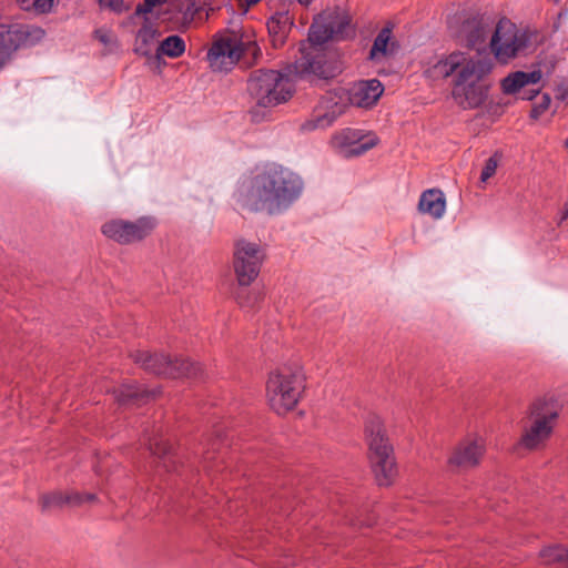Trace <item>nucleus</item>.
<instances>
[{"label": "nucleus", "instance_id": "nucleus-20", "mask_svg": "<svg viewBox=\"0 0 568 568\" xmlns=\"http://www.w3.org/2000/svg\"><path fill=\"white\" fill-rule=\"evenodd\" d=\"M446 202V195L440 189H428L420 194L418 211L419 213H444Z\"/></svg>", "mask_w": 568, "mask_h": 568}, {"label": "nucleus", "instance_id": "nucleus-26", "mask_svg": "<svg viewBox=\"0 0 568 568\" xmlns=\"http://www.w3.org/2000/svg\"><path fill=\"white\" fill-rule=\"evenodd\" d=\"M185 51V42L180 36H170L164 39L156 49V58L160 59L162 54L170 58H178Z\"/></svg>", "mask_w": 568, "mask_h": 568}, {"label": "nucleus", "instance_id": "nucleus-31", "mask_svg": "<svg viewBox=\"0 0 568 568\" xmlns=\"http://www.w3.org/2000/svg\"><path fill=\"white\" fill-rule=\"evenodd\" d=\"M114 398L120 404H129L142 395V392L135 385H122L113 390Z\"/></svg>", "mask_w": 568, "mask_h": 568}, {"label": "nucleus", "instance_id": "nucleus-41", "mask_svg": "<svg viewBox=\"0 0 568 568\" xmlns=\"http://www.w3.org/2000/svg\"><path fill=\"white\" fill-rule=\"evenodd\" d=\"M539 91H540V89H539V88H537V89H530V90H528V92H527V93H525L521 98H523L524 100H531V99H534V98L539 93Z\"/></svg>", "mask_w": 568, "mask_h": 568}, {"label": "nucleus", "instance_id": "nucleus-30", "mask_svg": "<svg viewBox=\"0 0 568 568\" xmlns=\"http://www.w3.org/2000/svg\"><path fill=\"white\" fill-rule=\"evenodd\" d=\"M173 369L176 372V375H168L169 377L194 376L200 372V367L196 364L183 358H175L173 361Z\"/></svg>", "mask_w": 568, "mask_h": 568}, {"label": "nucleus", "instance_id": "nucleus-27", "mask_svg": "<svg viewBox=\"0 0 568 568\" xmlns=\"http://www.w3.org/2000/svg\"><path fill=\"white\" fill-rule=\"evenodd\" d=\"M20 38V47L33 45L43 37L44 31L40 27L17 23Z\"/></svg>", "mask_w": 568, "mask_h": 568}, {"label": "nucleus", "instance_id": "nucleus-7", "mask_svg": "<svg viewBox=\"0 0 568 568\" xmlns=\"http://www.w3.org/2000/svg\"><path fill=\"white\" fill-rule=\"evenodd\" d=\"M294 91L290 78L276 70L254 71L247 80V93L257 106L273 108L285 103Z\"/></svg>", "mask_w": 568, "mask_h": 568}, {"label": "nucleus", "instance_id": "nucleus-28", "mask_svg": "<svg viewBox=\"0 0 568 568\" xmlns=\"http://www.w3.org/2000/svg\"><path fill=\"white\" fill-rule=\"evenodd\" d=\"M540 558L544 564L551 565L557 562L568 564V548L561 546H549L540 550Z\"/></svg>", "mask_w": 568, "mask_h": 568}, {"label": "nucleus", "instance_id": "nucleus-37", "mask_svg": "<svg viewBox=\"0 0 568 568\" xmlns=\"http://www.w3.org/2000/svg\"><path fill=\"white\" fill-rule=\"evenodd\" d=\"M150 450L154 455L162 456L169 452V447L163 442H156V443L150 445Z\"/></svg>", "mask_w": 568, "mask_h": 568}, {"label": "nucleus", "instance_id": "nucleus-14", "mask_svg": "<svg viewBox=\"0 0 568 568\" xmlns=\"http://www.w3.org/2000/svg\"><path fill=\"white\" fill-rule=\"evenodd\" d=\"M352 106L372 109L384 93V85L378 79L358 80L347 87Z\"/></svg>", "mask_w": 568, "mask_h": 568}, {"label": "nucleus", "instance_id": "nucleus-47", "mask_svg": "<svg viewBox=\"0 0 568 568\" xmlns=\"http://www.w3.org/2000/svg\"><path fill=\"white\" fill-rule=\"evenodd\" d=\"M254 297H255V301H257V300H258V297H260V294L254 293Z\"/></svg>", "mask_w": 568, "mask_h": 568}, {"label": "nucleus", "instance_id": "nucleus-43", "mask_svg": "<svg viewBox=\"0 0 568 568\" xmlns=\"http://www.w3.org/2000/svg\"><path fill=\"white\" fill-rule=\"evenodd\" d=\"M195 12H196L195 3L192 2L191 6L187 8V13H190V16L193 17Z\"/></svg>", "mask_w": 568, "mask_h": 568}, {"label": "nucleus", "instance_id": "nucleus-39", "mask_svg": "<svg viewBox=\"0 0 568 568\" xmlns=\"http://www.w3.org/2000/svg\"><path fill=\"white\" fill-rule=\"evenodd\" d=\"M95 36L103 44L111 42L110 32L108 30H98L95 31Z\"/></svg>", "mask_w": 568, "mask_h": 568}, {"label": "nucleus", "instance_id": "nucleus-18", "mask_svg": "<svg viewBox=\"0 0 568 568\" xmlns=\"http://www.w3.org/2000/svg\"><path fill=\"white\" fill-rule=\"evenodd\" d=\"M542 79V72L539 69L525 72L516 71L509 73L501 80V90L505 94H516L527 85H536Z\"/></svg>", "mask_w": 568, "mask_h": 568}, {"label": "nucleus", "instance_id": "nucleus-3", "mask_svg": "<svg viewBox=\"0 0 568 568\" xmlns=\"http://www.w3.org/2000/svg\"><path fill=\"white\" fill-rule=\"evenodd\" d=\"M306 388V376L298 362L285 363L270 372L266 381V402L277 415L296 408Z\"/></svg>", "mask_w": 568, "mask_h": 568}, {"label": "nucleus", "instance_id": "nucleus-29", "mask_svg": "<svg viewBox=\"0 0 568 568\" xmlns=\"http://www.w3.org/2000/svg\"><path fill=\"white\" fill-rule=\"evenodd\" d=\"M17 2L24 11L49 13L53 9L55 0H17Z\"/></svg>", "mask_w": 568, "mask_h": 568}, {"label": "nucleus", "instance_id": "nucleus-22", "mask_svg": "<svg viewBox=\"0 0 568 568\" xmlns=\"http://www.w3.org/2000/svg\"><path fill=\"white\" fill-rule=\"evenodd\" d=\"M329 40H333L332 31H328L327 24H325L322 14H320L314 19L308 30L307 40L304 42L307 43V48H317Z\"/></svg>", "mask_w": 568, "mask_h": 568}, {"label": "nucleus", "instance_id": "nucleus-36", "mask_svg": "<svg viewBox=\"0 0 568 568\" xmlns=\"http://www.w3.org/2000/svg\"><path fill=\"white\" fill-rule=\"evenodd\" d=\"M244 53L251 54L253 57V60L256 61L261 54V49L258 48L255 41H247L246 43H244Z\"/></svg>", "mask_w": 568, "mask_h": 568}, {"label": "nucleus", "instance_id": "nucleus-12", "mask_svg": "<svg viewBox=\"0 0 568 568\" xmlns=\"http://www.w3.org/2000/svg\"><path fill=\"white\" fill-rule=\"evenodd\" d=\"M485 452L484 438L468 436L453 448L447 458V466L454 473L467 471L480 464Z\"/></svg>", "mask_w": 568, "mask_h": 568}, {"label": "nucleus", "instance_id": "nucleus-44", "mask_svg": "<svg viewBox=\"0 0 568 568\" xmlns=\"http://www.w3.org/2000/svg\"><path fill=\"white\" fill-rule=\"evenodd\" d=\"M146 2H150L151 6L155 7L158 4H162L164 2H166V0H145Z\"/></svg>", "mask_w": 568, "mask_h": 568}, {"label": "nucleus", "instance_id": "nucleus-16", "mask_svg": "<svg viewBox=\"0 0 568 568\" xmlns=\"http://www.w3.org/2000/svg\"><path fill=\"white\" fill-rule=\"evenodd\" d=\"M132 357L135 363L154 374L176 375V372L173 369V359L168 355L138 351Z\"/></svg>", "mask_w": 568, "mask_h": 568}, {"label": "nucleus", "instance_id": "nucleus-2", "mask_svg": "<svg viewBox=\"0 0 568 568\" xmlns=\"http://www.w3.org/2000/svg\"><path fill=\"white\" fill-rule=\"evenodd\" d=\"M302 190L303 182L296 173L273 163L243 182L241 197L251 209L274 213L288 209Z\"/></svg>", "mask_w": 568, "mask_h": 568}, {"label": "nucleus", "instance_id": "nucleus-38", "mask_svg": "<svg viewBox=\"0 0 568 568\" xmlns=\"http://www.w3.org/2000/svg\"><path fill=\"white\" fill-rule=\"evenodd\" d=\"M153 6H151L150 2H146L144 0V3L143 4H139L135 9V12L134 14L131 17V20H133L136 16H140V14H144L146 16L148 13H150L152 10H153Z\"/></svg>", "mask_w": 568, "mask_h": 568}, {"label": "nucleus", "instance_id": "nucleus-34", "mask_svg": "<svg viewBox=\"0 0 568 568\" xmlns=\"http://www.w3.org/2000/svg\"><path fill=\"white\" fill-rule=\"evenodd\" d=\"M498 166V159L494 155L490 156L483 168L481 174H480V181L486 182L488 179H490L497 170Z\"/></svg>", "mask_w": 568, "mask_h": 568}, {"label": "nucleus", "instance_id": "nucleus-24", "mask_svg": "<svg viewBox=\"0 0 568 568\" xmlns=\"http://www.w3.org/2000/svg\"><path fill=\"white\" fill-rule=\"evenodd\" d=\"M17 23L0 24V50L12 54L20 48Z\"/></svg>", "mask_w": 568, "mask_h": 568}, {"label": "nucleus", "instance_id": "nucleus-10", "mask_svg": "<svg viewBox=\"0 0 568 568\" xmlns=\"http://www.w3.org/2000/svg\"><path fill=\"white\" fill-rule=\"evenodd\" d=\"M155 226V221L150 216H141L135 222L115 217L101 227L102 234L120 244H130L142 240Z\"/></svg>", "mask_w": 568, "mask_h": 568}, {"label": "nucleus", "instance_id": "nucleus-6", "mask_svg": "<svg viewBox=\"0 0 568 568\" xmlns=\"http://www.w3.org/2000/svg\"><path fill=\"white\" fill-rule=\"evenodd\" d=\"M302 53L294 64V73L302 80L331 81L341 75L345 69L342 55L333 50L307 48L306 42L300 47Z\"/></svg>", "mask_w": 568, "mask_h": 568}, {"label": "nucleus", "instance_id": "nucleus-21", "mask_svg": "<svg viewBox=\"0 0 568 568\" xmlns=\"http://www.w3.org/2000/svg\"><path fill=\"white\" fill-rule=\"evenodd\" d=\"M321 14L323 17V21L327 24L328 31H332L333 39L343 38L345 30L349 24L348 16L338 9L325 11Z\"/></svg>", "mask_w": 568, "mask_h": 568}, {"label": "nucleus", "instance_id": "nucleus-19", "mask_svg": "<svg viewBox=\"0 0 568 568\" xmlns=\"http://www.w3.org/2000/svg\"><path fill=\"white\" fill-rule=\"evenodd\" d=\"M397 43L393 40L392 29L383 28L374 40L368 59L373 62H382L395 55Z\"/></svg>", "mask_w": 568, "mask_h": 568}, {"label": "nucleus", "instance_id": "nucleus-4", "mask_svg": "<svg viewBox=\"0 0 568 568\" xmlns=\"http://www.w3.org/2000/svg\"><path fill=\"white\" fill-rule=\"evenodd\" d=\"M364 435L367 457L375 480L379 486H390L395 481L398 470L394 448L381 416L369 414L366 417Z\"/></svg>", "mask_w": 568, "mask_h": 568}, {"label": "nucleus", "instance_id": "nucleus-15", "mask_svg": "<svg viewBox=\"0 0 568 568\" xmlns=\"http://www.w3.org/2000/svg\"><path fill=\"white\" fill-rule=\"evenodd\" d=\"M338 148L345 156H358L373 149L378 143V138L373 134L361 135L356 131L348 130L338 138Z\"/></svg>", "mask_w": 568, "mask_h": 568}, {"label": "nucleus", "instance_id": "nucleus-25", "mask_svg": "<svg viewBox=\"0 0 568 568\" xmlns=\"http://www.w3.org/2000/svg\"><path fill=\"white\" fill-rule=\"evenodd\" d=\"M156 39V30L152 26L145 24L139 30L135 41V52L141 55H150L152 53Z\"/></svg>", "mask_w": 568, "mask_h": 568}, {"label": "nucleus", "instance_id": "nucleus-9", "mask_svg": "<svg viewBox=\"0 0 568 568\" xmlns=\"http://www.w3.org/2000/svg\"><path fill=\"white\" fill-rule=\"evenodd\" d=\"M265 260L263 247L253 242L240 239L234 244L233 268L237 283L250 286L258 276Z\"/></svg>", "mask_w": 568, "mask_h": 568}, {"label": "nucleus", "instance_id": "nucleus-13", "mask_svg": "<svg viewBox=\"0 0 568 568\" xmlns=\"http://www.w3.org/2000/svg\"><path fill=\"white\" fill-rule=\"evenodd\" d=\"M244 54V42L236 37H223L214 41L207 52V61L213 72H227Z\"/></svg>", "mask_w": 568, "mask_h": 568}, {"label": "nucleus", "instance_id": "nucleus-1", "mask_svg": "<svg viewBox=\"0 0 568 568\" xmlns=\"http://www.w3.org/2000/svg\"><path fill=\"white\" fill-rule=\"evenodd\" d=\"M491 60L480 52L454 51L442 57L427 72L434 78L453 77L452 97L464 110L477 109L487 99Z\"/></svg>", "mask_w": 568, "mask_h": 568}, {"label": "nucleus", "instance_id": "nucleus-11", "mask_svg": "<svg viewBox=\"0 0 568 568\" xmlns=\"http://www.w3.org/2000/svg\"><path fill=\"white\" fill-rule=\"evenodd\" d=\"M352 106L347 87H335L326 91L316 106V116L310 123L313 128L329 126Z\"/></svg>", "mask_w": 568, "mask_h": 568}, {"label": "nucleus", "instance_id": "nucleus-33", "mask_svg": "<svg viewBox=\"0 0 568 568\" xmlns=\"http://www.w3.org/2000/svg\"><path fill=\"white\" fill-rule=\"evenodd\" d=\"M101 9H109L114 13L121 14L129 10V6L125 4L124 0H97Z\"/></svg>", "mask_w": 568, "mask_h": 568}, {"label": "nucleus", "instance_id": "nucleus-45", "mask_svg": "<svg viewBox=\"0 0 568 568\" xmlns=\"http://www.w3.org/2000/svg\"><path fill=\"white\" fill-rule=\"evenodd\" d=\"M301 4L308 6L313 0H297Z\"/></svg>", "mask_w": 568, "mask_h": 568}, {"label": "nucleus", "instance_id": "nucleus-42", "mask_svg": "<svg viewBox=\"0 0 568 568\" xmlns=\"http://www.w3.org/2000/svg\"><path fill=\"white\" fill-rule=\"evenodd\" d=\"M239 298V304L244 307V306H252L253 303H250L247 301H244L241 296L237 297Z\"/></svg>", "mask_w": 568, "mask_h": 568}, {"label": "nucleus", "instance_id": "nucleus-40", "mask_svg": "<svg viewBox=\"0 0 568 568\" xmlns=\"http://www.w3.org/2000/svg\"><path fill=\"white\" fill-rule=\"evenodd\" d=\"M11 54L0 50V70L4 67V64L9 61Z\"/></svg>", "mask_w": 568, "mask_h": 568}, {"label": "nucleus", "instance_id": "nucleus-46", "mask_svg": "<svg viewBox=\"0 0 568 568\" xmlns=\"http://www.w3.org/2000/svg\"><path fill=\"white\" fill-rule=\"evenodd\" d=\"M248 4H255L257 3L260 0H245Z\"/></svg>", "mask_w": 568, "mask_h": 568}, {"label": "nucleus", "instance_id": "nucleus-5", "mask_svg": "<svg viewBox=\"0 0 568 568\" xmlns=\"http://www.w3.org/2000/svg\"><path fill=\"white\" fill-rule=\"evenodd\" d=\"M564 404L554 395L536 398L528 407L527 425L524 427L519 445L528 450L541 449L551 438L560 416Z\"/></svg>", "mask_w": 568, "mask_h": 568}, {"label": "nucleus", "instance_id": "nucleus-35", "mask_svg": "<svg viewBox=\"0 0 568 568\" xmlns=\"http://www.w3.org/2000/svg\"><path fill=\"white\" fill-rule=\"evenodd\" d=\"M550 97L548 94H544L540 102L537 103L530 111L531 119H539V116L549 109L550 106Z\"/></svg>", "mask_w": 568, "mask_h": 568}, {"label": "nucleus", "instance_id": "nucleus-8", "mask_svg": "<svg viewBox=\"0 0 568 568\" xmlns=\"http://www.w3.org/2000/svg\"><path fill=\"white\" fill-rule=\"evenodd\" d=\"M537 34L528 29H519L509 20L498 22L490 41L495 58L507 63L520 53L530 50Z\"/></svg>", "mask_w": 568, "mask_h": 568}, {"label": "nucleus", "instance_id": "nucleus-32", "mask_svg": "<svg viewBox=\"0 0 568 568\" xmlns=\"http://www.w3.org/2000/svg\"><path fill=\"white\" fill-rule=\"evenodd\" d=\"M463 28L465 33H467L471 28H474V33L466 34V40L471 47L475 45L479 40H483L485 37L484 28L476 19L467 21L466 23H464Z\"/></svg>", "mask_w": 568, "mask_h": 568}, {"label": "nucleus", "instance_id": "nucleus-17", "mask_svg": "<svg viewBox=\"0 0 568 568\" xmlns=\"http://www.w3.org/2000/svg\"><path fill=\"white\" fill-rule=\"evenodd\" d=\"M93 494H80L77 491H53L43 495L40 499L43 509L60 508L65 505L79 506L85 501H94Z\"/></svg>", "mask_w": 568, "mask_h": 568}, {"label": "nucleus", "instance_id": "nucleus-23", "mask_svg": "<svg viewBox=\"0 0 568 568\" xmlns=\"http://www.w3.org/2000/svg\"><path fill=\"white\" fill-rule=\"evenodd\" d=\"M292 20L288 12H277L267 21V30L275 41L282 42L285 34L291 29Z\"/></svg>", "mask_w": 568, "mask_h": 568}]
</instances>
